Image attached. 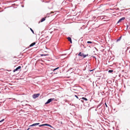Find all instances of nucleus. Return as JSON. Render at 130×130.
Here are the masks:
<instances>
[{
	"label": "nucleus",
	"mask_w": 130,
	"mask_h": 130,
	"mask_svg": "<svg viewBox=\"0 0 130 130\" xmlns=\"http://www.w3.org/2000/svg\"><path fill=\"white\" fill-rule=\"evenodd\" d=\"M129 48H130V46L129 47Z\"/></svg>",
	"instance_id": "obj_25"
},
{
	"label": "nucleus",
	"mask_w": 130,
	"mask_h": 130,
	"mask_svg": "<svg viewBox=\"0 0 130 130\" xmlns=\"http://www.w3.org/2000/svg\"><path fill=\"white\" fill-rule=\"evenodd\" d=\"M54 12H51V13H53Z\"/></svg>",
	"instance_id": "obj_24"
},
{
	"label": "nucleus",
	"mask_w": 130,
	"mask_h": 130,
	"mask_svg": "<svg viewBox=\"0 0 130 130\" xmlns=\"http://www.w3.org/2000/svg\"><path fill=\"white\" fill-rule=\"evenodd\" d=\"M30 30L32 32L33 34H34V31L31 28H30Z\"/></svg>",
	"instance_id": "obj_15"
},
{
	"label": "nucleus",
	"mask_w": 130,
	"mask_h": 130,
	"mask_svg": "<svg viewBox=\"0 0 130 130\" xmlns=\"http://www.w3.org/2000/svg\"><path fill=\"white\" fill-rule=\"evenodd\" d=\"M75 96L78 99V97L76 95H75Z\"/></svg>",
	"instance_id": "obj_20"
},
{
	"label": "nucleus",
	"mask_w": 130,
	"mask_h": 130,
	"mask_svg": "<svg viewBox=\"0 0 130 130\" xmlns=\"http://www.w3.org/2000/svg\"><path fill=\"white\" fill-rule=\"evenodd\" d=\"M47 55H46V54H44V55H43V54H42V55H41L42 56H46Z\"/></svg>",
	"instance_id": "obj_21"
},
{
	"label": "nucleus",
	"mask_w": 130,
	"mask_h": 130,
	"mask_svg": "<svg viewBox=\"0 0 130 130\" xmlns=\"http://www.w3.org/2000/svg\"><path fill=\"white\" fill-rule=\"evenodd\" d=\"M88 54H87L86 55H84L83 53H82L81 52H80L78 54V55L82 57H83V58H84L86 57V56H88Z\"/></svg>",
	"instance_id": "obj_1"
},
{
	"label": "nucleus",
	"mask_w": 130,
	"mask_h": 130,
	"mask_svg": "<svg viewBox=\"0 0 130 130\" xmlns=\"http://www.w3.org/2000/svg\"><path fill=\"white\" fill-rule=\"evenodd\" d=\"M121 37H122V36H121V37H120L119 38V39H118L117 40V41H120V39H121Z\"/></svg>",
	"instance_id": "obj_13"
},
{
	"label": "nucleus",
	"mask_w": 130,
	"mask_h": 130,
	"mask_svg": "<svg viewBox=\"0 0 130 130\" xmlns=\"http://www.w3.org/2000/svg\"><path fill=\"white\" fill-rule=\"evenodd\" d=\"M67 39H68V40L71 43H72V41L71 38L70 37H68L67 38Z\"/></svg>",
	"instance_id": "obj_8"
},
{
	"label": "nucleus",
	"mask_w": 130,
	"mask_h": 130,
	"mask_svg": "<svg viewBox=\"0 0 130 130\" xmlns=\"http://www.w3.org/2000/svg\"><path fill=\"white\" fill-rule=\"evenodd\" d=\"M51 99H52V101L53 100H54V101H57V100L56 99L55 100V99L54 98H51Z\"/></svg>",
	"instance_id": "obj_12"
},
{
	"label": "nucleus",
	"mask_w": 130,
	"mask_h": 130,
	"mask_svg": "<svg viewBox=\"0 0 130 130\" xmlns=\"http://www.w3.org/2000/svg\"><path fill=\"white\" fill-rule=\"evenodd\" d=\"M4 120V119H3L1 120L0 121V122H2Z\"/></svg>",
	"instance_id": "obj_18"
},
{
	"label": "nucleus",
	"mask_w": 130,
	"mask_h": 130,
	"mask_svg": "<svg viewBox=\"0 0 130 130\" xmlns=\"http://www.w3.org/2000/svg\"><path fill=\"white\" fill-rule=\"evenodd\" d=\"M125 19V18L124 17H123L121 19H120L119 20L118 22V23H119V22H121L122 20H124Z\"/></svg>",
	"instance_id": "obj_7"
},
{
	"label": "nucleus",
	"mask_w": 130,
	"mask_h": 130,
	"mask_svg": "<svg viewBox=\"0 0 130 130\" xmlns=\"http://www.w3.org/2000/svg\"><path fill=\"white\" fill-rule=\"evenodd\" d=\"M40 95L39 93L35 94H33L32 96V97L34 99H36Z\"/></svg>",
	"instance_id": "obj_2"
},
{
	"label": "nucleus",
	"mask_w": 130,
	"mask_h": 130,
	"mask_svg": "<svg viewBox=\"0 0 130 130\" xmlns=\"http://www.w3.org/2000/svg\"><path fill=\"white\" fill-rule=\"evenodd\" d=\"M113 71L112 70H109L108 71V72L109 73H111L113 72Z\"/></svg>",
	"instance_id": "obj_14"
},
{
	"label": "nucleus",
	"mask_w": 130,
	"mask_h": 130,
	"mask_svg": "<svg viewBox=\"0 0 130 130\" xmlns=\"http://www.w3.org/2000/svg\"><path fill=\"white\" fill-rule=\"evenodd\" d=\"M46 17H45V18H43L41 20V22H42L45 21V18H46Z\"/></svg>",
	"instance_id": "obj_9"
},
{
	"label": "nucleus",
	"mask_w": 130,
	"mask_h": 130,
	"mask_svg": "<svg viewBox=\"0 0 130 130\" xmlns=\"http://www.w3.org/2000/svg\"><path fill=\"white\" fill-rule=\"evenodd\" d=\"M82 99H83V100H85V101H87V98H84V97H83L82 98Z\"/></svg>",
	"instance_id": "obj_11"
},
{
	"label": "nucleus",
	"mask_w": 130,
	"mask_h": 130,
	"mask_svg": "<svg viewBox=\"0 0 130 130\" xmlns=\"http://www.w3.org/2000/svg\"><path fill=\"white\" fill-rule=\"evenodd\" d=\"M29 129V128H28L27 130H28Z\"/></svg>",
	"instance_id": "obj_23"
},
{
	"label": "nucleus",
	"mask_w": 130,
	"mask_h": 130,
	"mask_svg": "<svg viewBox=\"0 0 130 130\" xmlns=\"http://www.w3.org/2000/svg\"><path fill=\"white\" fill-rule=\"evenodd\" d=\"M39 123H37L34 124H32V125L29 126V127H30V126H35L36 125H39Z\"/></svg>",
	"instance_id": "obj_5"
},
{
	"label": "nucleus",
	"mask_w": 130,
	"mask_h": 130,
	"mask_svg": "<svg viewBox=\"0 0 130 130\" xmlns=\"http://www.w3.org/2000/svg\"><path fill=\"white\" fill-rule=\"evenodd\" d=\"M35 44H36V43L35 42H33L29 46L30 47L32 46H34V45H35Z\"/></svg>",
	"instance_id": "obj_10"
},
{
	"label": "nucleus",
	"mask_w": 130,
	"mask_h": 130,
	"mask_svg": "<svg viewBox=\"0 0 130 130\" xmlns=\"http://www.w3.org/2000/svg\"><path fill=\"white\" fill-rule=\"evenodd\" d=\"M50 126V127H52V126L51 125H50V124H44L41 125H39V127H41V126Z\"/></svg>",
	"instance_id": "obj_3"
},
{
	"label": "nucleus",
	"mask_w": 130,
	"mask_h": 130,
	"mask_svg": "<svg viewBox=\"0 0 130 130\" xmlns=\"http://www.w3.org/2000/svg\"><path fill=\"white\" fill-rule=\"evenodd\" d=\"M59 68V67H57V68H55V69H54L53 70V71H55V70H57V69H58Z\"/></svg>",
	"instance_id": "obj_17"
},
{
	"label": "nucleus",
	"mask_w": 130,
	"mask_h": 130,
	"mask_svg": "<svg viewBox=\"0 0 130 130\" xmlns=\"http://www.w3.org/2000/svg\"><path fill=\"white\" fill-rule=\"evenodd\" d=\"M81 101L82 102H84V101H83V100H81Z\"/></svg>",
	"instance_id": "obj_22"
},
{
	"label": "nucleus",
	"mask_w": 130,
	"mask_h": 130,
	"mask_svg": "<svg viewBox=\"0 0 130 130\" xmlns=\"http://www.w3.org/2000/svg\"><path fill=\"white\" fill-rule=\"evenodd\" d=\"M105 106H106V107H107L108 106H107V104H106V103H105Z\"/></svg>",
	"instance_id": "obj_19"
},
{
	"label": "nucleus",
	"mask_w": 130,
	"mask_h": 130,
	"mask_svg": "<svg viewBox=\"0 0 130 130\" xmlns=\"http://www.w3.org/2000/svg\"><path fill=\"white\" fill-rule=\"evenodd\" d=\"M52 100L51 99H49L45 103V104H47L52 101Z\"/></svg>",
	"instance_id": "obj_6"
},
{
	"label": "nucleus",
	"mask_w": 130,
	"mask_h": 130,
	"mask_svg": "<svg viewBox=\"0 0 130 130\" xmlns=\"http://www.w3.org/2000/svg\"><path fill=\"white\" fill-rule=\"evenodd\" d=\"M92 43V42L90 41H88L87 42V43Z\"/></svg>",
	"instance_id": "obj_16"
},
{
	"label": "nucleus",
	"mask_w": 130,
	"mask_h": 130,
	"mask_svg": "<svg viewBox=\"0 0 130 130\" xmlns=\"http://www.w3.org/2000/svg\"><path fill=\"white\" fill-rule=\"evenodd\" d=\"M21 68V67L20 66H19L18 67H17L15 69H14L13 70V72H14L15 71H17L18 69H20Z\"/></svg>",
	"instance_id": "obj_4"
}]
</instances>
